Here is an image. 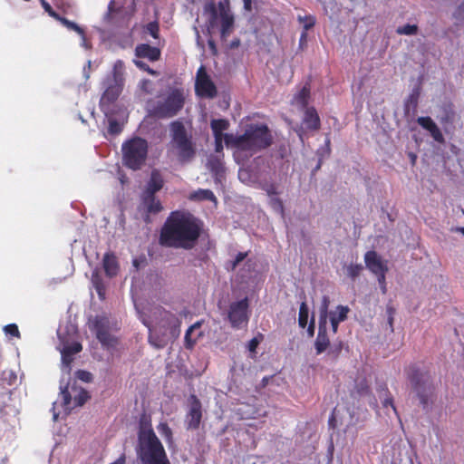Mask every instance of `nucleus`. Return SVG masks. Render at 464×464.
Instances as JSON below:
<instances>
[{
  "mask_svg": "<svg viewBox=\"0 0 464 464\" xmlns=\"http://www.w3.org/2000/svg\"><path fill=\"white\" fill-rule=\"evenodd\" d=\"M204 223L189 212L172 211L164 222L159 243L165 247L192 249L198 241Z\"/></svg>",
  "mask_w": 464,
  "mask_h": 464,
  "instance_id": "f257e3e1",
  "label": "nucleus"
},
{
  "mask_svg": "<svg viewBox=\"0 0 464 464\" xmlns=\"http://www.w3.org/2000/svg\"><path fill=\"white\" fill-rule=\"evenodd\" d=\"M137 455L142 464H171L152 429L150 417L145 413L139 420Z\"/></svg>",
  "mask_w": 464,
  "mask_h": 464,
  "instance_id": "f03ea898",
  "label": "nucleus"
},
{
  "mask_svg": "<svg viewBox=\"0 0 464 464\" xmlns=\"http://www.w3.org/2000/svg\"><path fill=\"white\" fill-rule=\"evenodd\" d=\"M273 143V137L265 123H251L241 135H227L226 146L251 155L268 148Z\"/></svg>",
  "mask_w": 464,
  "mask_h": 464,
  "instance_id": "7ed1b4c3",
  "label": "nucleus"
},
{
  "mask_svg": "<svg viewBox=\"0 0 464 464\" xmlns=\"http://www.w3.org/2000/svg\"><path fill=\"white\" fill-rule=\"evenodd\" d=\"M405 374L412 390L416 392L420 405L426 409L435 390L430 372L412 363L405 369Z\"/></svg>",
  "mask_w": 464,
  "mask_h": 464,
  "instance_id": "20e7f679",
  "label": "nucleus"
},
{
  "mask_svg": "<svg viewBox=\"0 0 464 464\" xmlns=\"http://www.w3.org/2000/svg\"><path fill=\"white\" fill-rule=\"evenodd\" d=\"M185 95L181 88H173L163 101L154 102L149 109L150 115L158 119L176 116L184 107Z\"/></svg>",
  "mask_w": 464,
  "mask_h": 464,
  "instance_id": "39448f33",
  "label": "nucleus"
},
{
  "mask_svg": "<svg viewBox=\"0 0 464 464\" xmlns=\"http://www.w3.org/2000/svg\"><path fill=\"white\" fill-rule=\"evenodd\" d=\"M170 131L171 141L178 150L179 160L182 163L190 161L196 155V147L192 136L188 133L186 127L179 121L170 123Z\"/></svg>",
  "mask_w": 464,
  "mask_h": 464,
  "instance_id": "423d86ee",
  "label": "nucleus"
},
{
  "mask_svg": "<svg viewBox=\"0 0 464 464\" xmlns=\"http://www.w3.org/2000/svg\"><path fill=\"white\" fill-rule=\"evenodd\" d=\"M148 142L140 137H134L123 142L121 147L124 165L133 170L140 169L148 155Z\"/></svg>",
  "mask_w": 464,
  "mask_h": 464,
  "instance_id": "0eeeda50",
  "label": "nucleus"
},
{
  "mask_svg": "<svg viewBox=\"0 0 464 464\" xmlns=\"http://www.w3.org/2000/svg\"><path fill=\"white\" fill-rule=\"evenodd\" d=\"M92 330L96 334V338L106 349H113L118 344V339L110 332V321L105 316H96Z\"/></svg>",
  "mask_w": 464,
  "mask_h": 464,
  "instance_id": "6e6552de",
  "label": "nucleus"
},
{
  "mask_svg": "<svg viewBox=\"0 0 464 464\" xmlns=\"http://www.w3.org/2000/svg\"><path fill=\"white\" fill-rule=\"evenodd\" d=\"M195 92L198 97L207 99H213L218 94L217 87L208 74L204 65H201L197 71Z\"/></svg>",
  "mask_w": 464,
  "mask_h": 464,
  "instance_id": "1a4fd4ad",
  "label": "nucleus"
},
{
  "mask_svg": "<svg viewBox=\"0 0 464 464\" xmlns=\"http://www.w3.org/2000/svg\"><path fill=\"white\" fill-rule=\"evenodd\" d=\"M248 307L249 303L247 297L237 302H233L229 305L227 317L234 328H240L248 322Z\"/></svg>",
  "mask_w": 464,
  "mask_h": 464,
  "instance_id": "9d476101",
  "label": "nucleus"
},
{
  "mask_svg": "<svg viewBox=\"0 0 464 464\" xmlns=\"http://www.w3.org/2000/svg\"><path fill=\"white\" fill-rule=\"evenodd\" d=\"M366 267L375 276L386 274L388 272L387 262L382 261V257L373 250L367 251L364 255Z\"/></svg>",
  "mask_w": 464,
  "mask_h": 464,
  "instance_id": "9b49d317",
  "label": "nucleus"
},
{
  "mask_svg": "<svg viewBox=\"0 0 464 464\" xmlns=\"http://www.w3.org/2000/svg\"><path fill=\"white\" fill-rule=\"evenodd\" d=\"M121 87L122 84L114 82L113 83L108 84L100 101V105L102 110L105 106H110L118 99L121 92Z\"/></svg>",
  "mask_w": 464,
  "mask_h": 464,
  "instance_id": "f8f14e48",
  "label": "nucleus"
},
{
  "mask_svg": "<svg viewBox=\"0 0 464 464\" xmlns=\"http://www.w3.org/2000/svg\"><path fill=\"white\" fill-rule=\"evenodd\" d=\"M417 122L420 126H421L424 130H428L431 137L439 143H444L445 140L442 135V132L437 126V124L433 121V120L429 117H419L417 119Z\"/></svg>",
  "mask_w": 464,
  "mask_h": 464,
  "instance_id": "ddd939ff",
  "label": "nucleus"
},
{
  "mask_svg": "<svg viewBox=\"0 0 464 464\" xmlns=\"http://www.w3.org/2000/svg\"><path fill=\"white\" fill-rule=\"evenodd\" d=\"M155 314H159L160 317L161 325L172 331H179L181 321L179 318L163 308H157Z\"/></svg>",
  "mask_w": 464,
  "mask_h": 464,
  "instance_id": "4468645a",
  "label": "nucleus"
},
{
  "mask_svg": "<svg viewBox=\"0 0 464 464\" xmlns=\"http://www.w3.org/2000/svg\"><path fill=\"white\" fill-rule=\"evenodd\" d=\"M193 399L194 401L188 414V428L196 430L199 427L202 412L200 401L195 396H193Z\"/></svg>",
  "mask_w": 464,
  "mask_h": 464,
  "instance_id": "2eb2a0df",
  "label": "nucleus"
},
{
  "mask_svg": "<svg viewBox=\"0 0 464 464\" xmlns=\"http://www.w3.org/2000/svg\"><path fill=\"white\" fill-rule=\"evenodd\" d=\"M160 50L148 44H138L135 48V55L139 58H147L150 62H156L160 58Z\"/></svg>",
  "mask_w": 464,
  "mask_h": 464,
  "instance_id": "dca6fc26",
  "label": "nucleus"
},
{
  "mask_svg": "<svg viewBox=\"0 0 464 464\" xmlns=\"http://www.w3.org/2000/svg\"><path fill=\"white\" fill-rule=\"evenodd\" d=\"M303 123L309 130H318L321 128L320 117L314 107L304 108Z\"/></svg>",
  "mask_w": 464,
  "mask_h": 464,
  "instance_id": "f3484780",
  "label": "nucleus"
},
{
  "mask_svg": "<svg viewBox=\"0 0 464 464\" xmlns=\"http://www.w3.org/2000/svg\"><path fill=\"white\" fill-rule=\"evenodd\" d=\"M330 345V340L327 335L326 324L319 322L318 334L314 342L316 354L324 353Z\"/></svg>",
  "mask_w": 464,
  "mask_h": 464,
  "instance_id": "a211bd4d",
  "label": "nucleus"
},
{
  "mask_svg": "<svg viewBox=\"0 0 464 464\" xmlns=\"http://www.w3.org/2000/svg\"><path fill=\"white\" fill-rule=\"evenodd\" d=\"M218 17L220 19V37L226 41L234 30L235 17L232 13L221 14Z\"/></svg>",
  "mask_w": 464,
  "mask_h": 464,
  "instance_id": "6ab92c4d",
  "label": "nucleus"
},
{
  "mask_svg": "<svg viewBox=\"0 0 464 464\" xmlns=\"http://www.w3.org/2000/svg\"><path fill=\"white\" fill-rule=\"evenodd\" d=\"M164 185L163 178L158 169H153L150 174V180L144 195H155Z\"/></svg>",
  "mask_w": 464,
  "mask_h": 464,
  "instance_id": "aec40b11",
  "label": "nucleus"
},
{
  "mask_svg": "<svg viewBox=\"0 0 464 464\" xmlns=\"http://www.w3.org/2000/svg\"><path fill=\"white\" fill-rule=\"evenodd\" d=\"M420 95V90L419 87L413 88L411 92L409 94V96L404 101V106L403 111L405 116H410L411 113L414 114L416 112L418 104H419V99Z\"/></svg>",
  "mask_w": 464,
  "mask_h": 464,
  "instance_id": "412c9836",
  "label": "nucleus"
},
{
  "mask_svg": "<svg viewBox=\"0 0 464 464\" xmlns=\"http://www.w3.org/2000/svg\"><path fill=\"white\" fill-rule=\"evenodd\" d=\"M102 266L107 276L113 277L119 272V262L113 253H106L102 259Z\"/></svg>",
  "mask_w": 464,
  "mask_h": 464,
  "instance_id": "4be33fe9",
  "label": "nucleus"
},
{
  "mask_svg": "<svg viewBox=\"0 0 464 464\" xmlns=\"http://www.w3.org/2000/svg\"><path fill=\"white\" fill-rule=\"evenodd\" d=\"M350 309L348 306L338 305L336 307V311L331 313L330 322L332 324V330L334 334L338 331V325L341 322H343L347 319L348 313Z\"/></svg>",
  "mask_w": 464,
  "mask_h": 464,
  "instance_id": "5701e85b",
  "label": "nucleus"
},
{
  "mask_svg": "<svg viewBox=\"0 0 464 464\" xmlns=\"http://www.w3.org/2000/svg\"><path fill=\"white\" fill-rule=\"evenodd\" d=\"M142 202L148 214H158L162 210V205L155 195H143ZM145 221H149V215H147Z\"/></svg>",
  "mask_w": 464,
  "mask_h": 464,
  "instance_id": "b1692460",
  "label": "nucleus"
},
{
  "mask_svg": "<svg viewBox=\"0 0 464 464\" xmlns=\"http://www.w3.org/2000/svg\"><path fill=\"white\" fill-rule=\"evenodd\" d=\"M311 86L309 82H306L302 89L298 92V93L295 96V102L300 105L302 108H308V102L310 98Z\"/></svg>",
  "mask_w": 464,
  "mask_h": 464,
  "instance_id": "393cba45",
  "label": "nucleus"
},
{
  "mask_svg": "<svg viewBox=\"0 0 464 464\" xmlns=\"http://www.w3.org/2000/svg\"><path fill=\"white\" fill-rule=\"evenodd\" d=\"M124 63L121 60H117L113 64L112 77L113 82L122 84L124 75Z\"/></svg>",
  "mask_w": 464,
  "mask_h": 464,
  "instance_id": "a878e982",
  "label": "nucleus"
},
{
  "mask_svg": "<svg viewBox=\"0 0 464 464\" xmlns=\"http://www.w3.org/2000/svg\"><path fill=\"white\" fill-rule=\"evenodd\" d=\"M205 13L210 14L208 20V26L213 28L217 24V20L218 18V8L215 3L210 2L205 5L204 6Z\"/></svg>",
  "mask_w": 464,
  "mask_h": 464,
  "instance_id": "bb28decb",
  "label": "nucleus"
},
{
  "mask_svg": "<svg viewBox=\"0 0 464 464\" xmlns=\"http://www.w3.org/2000/svg\"><path fill=\"white\" fill-rule=\"evenodd\" d=\"M72 391L77 392L73 396V401L75 406H82L90 398L89 393L84 389L77 390L76 386H72Z\"/></svg>",
  "mask_w": 464,
  "mask_h": 464,
  "instance_id": "cd10ccee",
  "label": "nucleus"
},
{
  "mask_svg": "<svg viewBox=\"0 0 464 464\" xmlns=\"http://www.w3.org/2000/svg\"><path fill=\"white\" fill-rule=\"evenodd\" d=\"M199 326H200V324L196 323L193 325L189 326L188 329L187 330V332L185 334V337H184L185 347L187 349H192L194 347V345L196 344L197 338H192V333L196 329L199 328Z\"/></svg>",
  "mask_w": 464,
  "mask_h": 464,
  "instance_id": "c85d7f7f",
  "label": "nucleus"
},
{
  "mask_svg": "<svg viewBox=\"0 0 464 464\" xmlns=\"http://www.w3.org/2000/svg\"><path fill=\"white\" fill-rule=\"evenodd\" d=\"M300 24H303L304 32L302 34V38L306 36V31L313 28L315 24V17L314 15H298L297 17Z\"/></svg>",
  "mask_w": 464,
  "mask_h": 464,
  "instance_id": "c756f323",
  "label": "nucleus"
},
{
  "mask_svg": "<svg viewBox=\"0 0 464 464\" xmlns=\"http://www.w3.org/2000/svg\"><path fill=\"white\" fill-rule=\"evenodd\" d=\"M57 21H59L67 29L75 31L80 35L84 36V30L82 27H80L76 23L72 22L61 15L58 17Z\"/></svg>",
  "mask_w": 464,
  "mask_h": 464,
  "instance_id": "7c9ffc66",
  "label": "nucleus"
},
{
  "mask_svg": "<svg viewBox=\"0 0 464 464\" xmlns=\"http://www.w3.org/2000/svg\"><path fill=\"white\" fill-rule=\"evenodd\" d=\"M208 169L216 176H220L224 172V167L220 160L218 158L210 159L208 160Z\"/></svg>",
  "mask_w": 464,
  "mask_h": 464,
  "instance_id": "2f4dec72",
  "label": "nucleus"
},
{
  "mask_svg": "<svg viewBox=\"0 0 464 464\" xmlns=\"http://www.w3.org/2000/svg\"><path fill=\"white\" fill-rule=\"evenodd\" d=\"M309 309L305 302H302L299 308L298 324L301 328H304L308 321Z\"/></svg>",
  "mask_w": 464,
  "mask_h": 464,
  "instance_id": "473e14b6",
  "label": "nucleus"
},
{
  "mask_svg": "<svg viewBox=\"0 0 464 464\" xmlns=\"http://www.w3.org/2000/svg\"><path fill=\"white\" fill-rule=\"evenodd\" d=\"M211 130L223 132L229 128V121L226 119H213L210 121Z\"/></svg>",
  "mask_w": 464,
  "mask_h": 464,
  "instance_id": "72a5a7b5",
  "label": "nucleus"
},
{
  "mask_svg": "<svg viewBox=\"0 0 464 464\" xmlns=\"http://www.w3.org/2000/svg\"><path fill=\"white\" fill-rule=\"evenodd\" d=\"M192 198H197L198 200H210V201H216L217 200L216 196L209 189H198L192 196Z\"/></svg>",
  "mask_w": 464,
  "mask_h": 464,
  "instance_id": "f704fd0d",
  "label": "nucleus"
},
{
  "mask_svg": "<svg viewBox=\"0 0 464 464\" xmlns=\"http://www.w3.org/2000/svg\"><path fill=\"white\" fill-rule=\"evenodd\" d=\"M157 429L160 432V434L168 441V442H171L172 441V430L170 429V427L169 426V424L167 422H160L158 426H157Z\"/></svg>",
  "mask_w": 464,
  "mask_h": 464,
  "instance_id": "c9c22d12",
  "label": "nucleus"
},
{
  "mask_svg": "<svg viewBox=\"0 0 464 464\" xmlns=\"http://www.w3.org/2000/svg\"><path fill=\"white\" fill-rule=\"evenodd\" d=\"M363 270L362 264H351L346 267V275L353 280L358 277Z\"/></svg>",
  "mask_w": 464,
  "mask_h": 464,
  "instance_id": "e433bc0d",
  "label": "nucleus"
},
{
  "mask_svg": "<svg viewBox=\"0 0 464 464\" xmlns=\"http://www.w3.org/2000/svg\"><path fill=\"white\" fill-rule=\"evenodd\" d=\"M396 33L401 35H414L418 33V26L416 24H404L399 26Z\"/></svg>",
  "mask_w": 464,
  "mask_h": 464,
  "instance_id": "4c0bfd02",
  "label": "nucleus"
},
{
  "mask_svg": "<svg viewBox=\"0 0 464 464\" xmlns=\"http://www.w3.org/2000/svg\"><path fill=\"white\" fill-rule=\"evenodd\" d=\"M60 397L63 406H64L66 409H69L72 401V393L69 391V387L67 385L61 387Z\"/></svg>",
  "mask_w": 464,
  "mask_h": 464,
  "instance_id": "58836bf2",
  "label": "nucleus"
},
{
  "mask_svg": "<svg viewBox=\"0 0 464 464\" xmlns=\"http://www.w3.org/2000/svg\"><path fill=\"white\" fill-rule=\"evenodd\" d=\"M122 131V125L115 119L109 120L108 132L111 135H118Z\"/></svg>",
  "mask_w": 464,
  "mask_h": 464,
  "instance_id": "ea45409f",
  "label": "nucleus"
},
{
  "mask_svg": "<svg viewBox=\"0 0 464 464\" xmlns=\"http://www.w3.org/2000/svg\"><path fill=\"white\" fill-rule=\"evenodd\" d=\"M82 350V345L78 343L74 342L72 344L65 345L62 351L65 352L66 353L70 355H75L76 353H80Z\"/></svg>",
  "mask_w": 464,
  "mask_h": 464,
  "instance_id": "a19ab883",
  "label": "nucleus"
},
{
  "mask_svg": "<svg viewBox=\"0 0 464 464\" xmlns=\"http://www.w3.org/2000/svg\"><path fill=\"white\" fill-rule=\"evenodd\" d=\"M146 31L154 38L159 39L160 37V26L158 22H150L146 25Z\"/></svg>",
  "mask_w": 464,
  "mask_h": 464,
  "instance_id": "79ce46f5",
  "label": "nucleus"
},
{
  "mask_svg": "<svg viewBox=\"0 0 464 464\" xmlns=\"http://www.w3.org/2000/svg\"><path fill=\"white\" fill-rule=\"evenodd\" d=\"M270 206L272 207V208L274 210H276L282 216L284 215V213H285L284 204H283V201L279 198H277V197L271 198Z\"/></svg>",
  "mask_w": 464,
  "mask_h": 464,
  "instance_id": "37998d69",
  "label": "nucleus"
},
{
  "mask_svg": "<svg viewBox=\"0 0 464 464\" xmlns=\"http://www.w3.org/2000/svg\"><path fill=\"white\" fill-rule=\"evenodd\" d=\"M382 390L385 392V394L387 395V397L382 401L383 408H387V407L390 406L393 410V411L397 414V410H396V407L394 405L393 398L391 395L387 386L385 385Z\"/></svg>",
  "mask_w": 464,
  "mask_h": 464,
  "instance_id": "c03bdc74",
  "label": "nucleus"
},
{
  "mask_svg": "<svg viewBox=\"0 0 464 464\" xmlns=\"http://www.w3.org/2000/svg\"><path fill=\"white\" fill-rule=\"evenodd\" d=\"M330 304V299L327 295L323 296L322 304H321V316L320 322L326 324V315L327 310Z\"/></svg>",
  "mask_w": 464,
  "mask_h": 464,
  "instance_id": "a18cd8bd",
  "label": "nucleus"
},
{
  "mask_svg": "<svg viewBox=\"0 0 464 464\" xmlns=\"http://www.w3.org/2000/svg\"><path fill=\"white\" fill-rule=\"evenodd\" d=\"M343 350V343L340 342L338 343H334L332 345L328 351V355L333 359H337Z\"/></svg>",
  "mask_w": 464,
  "mask_h": 464,
  "instance_id": "49530a36",
  "label": "nucleus"
},
{
  "mask_svg": "<svg viewBox=\"0 0 464 464\" xmlns=\"http://www.w3.org/2000/svg\"><path fill=\"white\" fill-rule=\"evenodd\" d=\"M6 334H9L13 337L20 338V332L18 326L15 324H9L4 328Z\"/></svg>",
  "mask_w": 464,
  "mask_h": 464,
  "instance_id": "de8ad7c7",
  "label": "nucleus"
},
{
  "mask_svg": "<svg viewBox=\"0 0 464 464\" xmlns=\"http://www.w3.org/2000/svg\"><path fill=\"white\" fill-rule=\"evenodd\" d=\"M218 16L221 15V14H230L232 13L229 6V0H223L220 1L218 5Z\"/></svg>",
  "mask_w": 464,
  "mask_h": 464,
  "instance_id": "09e8293b",
  "label": "nucleus"
},
{
  "mask_svg": "<svg viewBox=\"0 0 464 464\" xmlns=\"http://www.w3.org/2000/svg\"><path fill=\"white\" fill-rule=\"evenodd\" d=\"M247 252H239L236 256L235 259L231 262L230 269L234 271L237 266L247 256Z\"/></svg>",
  "mask_w": 464,
  "mask_h": 464,
  "instance_id": "8fccbe9b",
  "label": "nucleus"
},
{
  "mask_svg": "<svg viewBox=\"0 0 464 464\" xmlns=\"http://www.w3.org/2000/svg\"><path fill=\"white\" fill-rule=\"evenodd\" d=\"M42 6L43 8L44 9V11L53 18H54L55 20L58 19V17L60 16V14L55 12L53 7L50 5L49 3H47L45 0H42Z\"/></svg>",
  "mask_w": 464,
  "mask_h": 464,
  "instance_id": "3c124183",
  "label": "nucleus"
},
{
  "mask_svg": "<svg viewBox=\"0 0 464 464\" xmlns=\"http://www.w3.org/2000/svg\"><path fill=\"white\" fill-rule=\"evenodd\" d=\"M135 64L138 68L145 71V72H148L151 75H156L157 74V72L154 71L153 69H151L146 63L142 62V61H135Z\"/></svg>",
  "mask_w": 464,
  "mask_h": 464,
  "instance_id": "603ef678",
  "label": "nucleus"
},
{
  "mask_svg": "<svg viewBox=\"0 0 464 464\" xmlns=\"http://www.w3.org/2000/svg\"><path fill=\"white\" fill-rule=\"evenodd\" d=\"M377 276V280H378V283H379V285H380V288L382 290V294H386L387 292V286H386V274H381V275H378L376 276Z\"/></svg>",
  "mask_w": 464,
  "mask_h": 464,
  "instance_id": "864d4df0",
  "label": "nucleus"
},
{
  "mask_svg": "<svg viewBox=\"0 0 464 464\" xmlns=\"http://www.w3.org/2000/svg\"><path fill=\"white\" fill-rule=\"evenodd\" d=\"M264 190L268 196H276L278 194L277 188L275 184H269L264 187Z\"/></svg>",
  "mask_w": 464,
  "mask_h": 464,
  "instance_id": "5fc2aeb1",
  "label": "nucleus"
},
{
  "mask_svg": "<svg viewBox=\"0 0 464 464\" xmlns=\"http://www.w3.org/2000/svg\"><path fill=\"white\" fill-rule=\"evenodd\" d=\"M61 353L63 363L65 364L66 366H70L73 361V355H70L63 351H62Z\"/></svg>",
  "mask_w": 464,
  "mask_h": 464,
  "instance_id": "6e6d98bb",
  "label": "nucleus"
},
{
  "mask_svg": "<svg viewBox=\"0 0 464 464\" xmlns=\"http://www.w3.org/2000/svg\"><path fill=\"white\" fill-rule=\"evenodd\" d=\"M116 9H115V3L114 1H111L109 3V5H108V14H106V19L108 20V22H111V19H112V13L115 12Z\"/></svg>",
  "mask_w": 464,
  "mask_h": 464,
  "instance_id": "4d7b16f0",
  "label": "nucleus"
},
{
  "mask_svg": "<svg viewBox=\"0 0 464 464\" xmlns=\"http://www.w3.org/2000/svg\"><path fill=\"white\" fill-rule=\"evenodd\" d=\"M454 120V113L452 111L447 112L444 117L440 119L441 124L452 123Z\"/></svg>",
  "mask_w": 464,
  "mask_h": 464,
  "instance_id": "13d9d810",
  "label": "nucleus"
},
{
  "mask_svg": "<svg viewBox=\"0 0 464 464\" xmlns=\"http://www.w3.org/2000/svg\"><path fill=\"white\" fill-rule=\"evenodd\" d=\"M212 132H213V136H214V140H224V143L226 144V136L227 135H233L232 133H223V132H220V131H217L216 130H212Z\"/></svg>",
  "mask_w": 464,
  "mask_h": 464,
  "instance_id": "bf43d9fd",
  "label": "nucleus"
},
{
  "mask_svg": "<svg viewBox=\"0 0 464 464\" xmlns=\"http://www.w3.org/2000/svg\"><path fill=\"white\" fill-rule=\"evenodd\" d=\"M95 289L101 299H104L105 287L102 283H95Z\"/></svg>",
  "mask_w": 464,
  "mask_h": 464,
  "instance_id": "052dcab7",
  "label": "nucleus"
},
{
  "mask_svg": "<svg viewBox=\"0 0 464 464\" xmlns=\"http://www.w3.org/2000/svg\"><path fill=\"white\" fill-rule=\"evenodd\" d=\"M259 341L255 337L251 339L248 343V349L250 352H256V347L258 346Z\"/></svg>",
  "mask_w": 464,
  "mask_h": 464,
  "instance_id": "680f3d73",
  "label": "nucleus"
},
{
  "mask_svg": "<svg viewBox=\"0 0 464 464\" xmlns=\"http://www.w3.org/2000/svg\"><path fill=\"white\" fill-rule=\"evenodd\" d=\"M223 143H224V140H215V151L219 153V152H222L223 150Z\"/></svg>",
  "mask_w": 464,
  "mask_h": 464,
  "instance_id": "e2e57ef3",
  "label": "nucleus"
},
{
  "mask_svg": "<svg viewBox=\"0 0 464 464\" xmlns=\"http://www.w3.org/2000/svg\"><path fill=\"white\" fill-rule=\"evenodd\" d=\"M78 374H79V377H80L82 380L85 381V382H89V381L91 380V373H90V372H85V371H80V372H78Z\"/></svg>",
  "mask_w": 464,
  "mask_h": 464,
  "instance_id": "0e129e2a",
  "label": "nucleus"
},
{
  "mask_svg": "<svg viewBox=\"0 0 464 464\" xmlns=\"http://www.w3.org/2000/svg\"><path fill=\"white\" fill-rule=\"evenodd\" d=\"M244 4V9L246 11L251 12L252 11V0H243Z\"/></svg>",
  "mask_w": 464,
  "mask_h": 464,
  "instance_id": "69168bd1",
  "label": "nucleus"
},
{
  "mask_svg": "<svg viewBox=\"0 0 464 464\" xmlns=\"http://www.w3.org/2000/svg\"><path fill=\"white\" fill-rule=\"evenodd\" d=\"M358 392L362 395V394H368L370 392V388L368 385H363L362 386L359 390H358Z\"/></svg>",
  "mask_w": 464,
  "mask_h": 464,
  "instance_id": "338daca9",
  "label": "nucleus"
},
{
  "mask_svg": "<svg viewBox=\"0 0 464 464\" xmlns=\"http://www.w3.org/2000/svg\"><path fill=\"white\" fill-rule=\"evenodd\" d=\"M458 14L464 18V2L459 6Z\"/></svg>",
  "mask_w": 464,
  "mask_h": 464,
  "instance_id": "774afa93",
  "label": "nucleus"
}]
</instances>
